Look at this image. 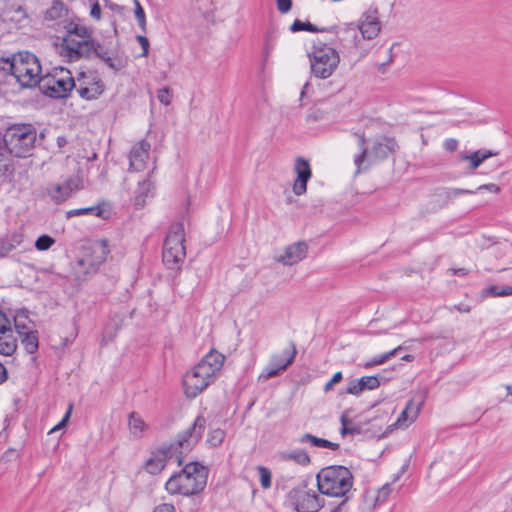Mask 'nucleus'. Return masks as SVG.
Segmentation results:
<instances>
[{
  "instance_id": "e2e57ef3",
  "label": "nucleus",
  "mask_w": 512,
  "mask_h": 512,
  "mask_svg": "<svg viewBox=\"0 0 512 512\" xmlns=\"http://www.w3.org/2000/svg\"><path fill=\"white\" fill-rule=\"evenodd\" d=\"M21 241H22L21 236H15L14 237L15 244H10L8 250L14 249L16 247V245H19L21 243Z\"/></svg>"
},
{
  "instance_id": "c9c22d12",
  "label": "nucleus",
  "mask_w": 512,
  "mask_h": 512,
  "mask_svg": "<svg viewBox=\"0 0 512 512\" xmlns=\"http://www.w3.org/2000/svg\"><path fill=\"white\" fill-rule=\"evenodd\" d=\"M284 371L283 369L279 368L278 365H276L271 359L269 360L268 364L264 367L262 372L259 375L260 381H267L270 378H273L279 373Z\"/></svg>"
},
{
  "instance_id": "6e6552de",
  "label": "nucleus",
  "mask_w": 512,
  "mask_h": 512,
  "mask_svg": "<svg viewBox=\"0 0 512 512\" xmlns=\"http://www.w3.org/2000/svg\"><path fill=\"white\" fill-rule=\"evenodd\" d=\"M36 129L30 124L9 127L3 137V143L11 155L26 157L36 141Z\"/></svg>"
},
{
  "instance_id": "f03ea898",
  "label": "nucleus",
  "mask_w": 512,
  "mask_h": 512,
  "mask_svg": "<svg viewBox=\"0 0 512 512\" xmlns=\"http://www.w3.org/2000/svg\"><path fill=\"white\" fill-rule=\"evenodd\" d=\"M225 361V356L212 349L183 376V388L186 397L195 398L208 388L216 379Z\"/></svg>"
},
{
  "instance_id": "2eb2a0df",
  "label": "nucleus",
  "mask_w": 512,
  "mask_h": 512,
  "mask_svg": "<svg viewBox=\"0 0 512 512\" xmlns=\"http://www.w3.org/2000/svg\"><path fill=\"white\" fill-rule=\"evenodd\" d=\"M294 171L297 177L293 183V193L301 196L307 191V182L312 176L309 162L304 158H297L294 165Z\"/></svg>"
},
{
  "instance_id": "c756f323",
  "label": "nucleus",
  "mask_w": 512,
  "mask_h": 512,
  "mask_svg": "<svg viewBox=\"0 0 512 512\" xmlns=\"http://www.w3.org/2000/svg\"><path fill=\"white\" fill-rule=\"evenodd\" d=\"M19 337L21 339V344L27 353L34 354L37 352L39 342L36 330L32 329L25 334H20Z\"/></svg>"
},
{
  "instance_id": "412c9836",
  "label": "nucleus",
  "mask_w": 512,
  "mask_h": 512,
  "mask_svg": "<svg viewBox=\"0 0 512 512\" xmlns=\"http://www.w3.org/2000/svg\"><path fill=\"white\" fill-rule=\"evenodd\" d=\"M397 147L394 139L381 137L377 139L371 149L370 155L376 160H383L393 153Z\"/></svg>"
},
{
  "instance_id": "603ef678",
  "label": "nucleus",
  "mask_w": 512,
  "mask_h": 512,
  "mask_svg": "<svg viewBox=\"0 0 512 512\" xmlns=\"http://www.w3.org/2000/svg\"><path fill=\"white\" fill-rule=\"evenodd\" d=\"M136 40L142 48V53L139 55V57H146L148 55L150 46L148 38L143 36L142 34H137Z\"/></svg>"
},
{
  "instance_id": "a878e982",
  "label": "nucleus",
  "mask_w": 512,
  "mask_h": 512,
  "mask_svg": "<svg viewBox=\"0 0 512 512\" xmlns=\"http://www.w3.org/2000/svg\"><path fill=\"white\" fill-rule=\"evenodd\" d=\"M296 347L294 344H291L289 349L284 350L281 353L273 354L270 359L278 365L279 368L286 370L287 367L292 364L296 357Z\"/></svg>"
},
{
  "instance_id": "338daca9",
  "label": "nucleus",
  "mask_w": 512,
  "mask_h": 512,
  "mask_svg": "<svg viewBox=\"0 0 512 512\" xmlns=\"http://www.w3.org/2000/svg\"><path fill=\"white\" fill-rule=\"evenodd\" d=\"M413 359H414V357L410 354H407L402 357V360L407 361V362L413 361Z\"/></svg>"
},
{
  "instance_id": "c03bdc74",
  "label": "nucleus",
  "mask_w": 512,
  "mask_h": 512,
  "mask_svg": "<svg viewBox=\"0 0 512 512\" xmlns=\"http://www.w3.org/2000/svg\"><path fill=\"white\" fill-rule=\"evenodd\" d=\"M55 240L49 235H41L35 242V247L39 251L48 250L53 244Z\"/></svg>"
},
{
  "instance_id": "8fccbe9b",
  "label": "nucleus",
  "mask_w": 512,
  "mask_h": 512,
  "mask_svg": "<svg viewBox=\"0 0 512 512\" xmlns=\"http://www.w3.org/2000/svg\"><path fill=\"white\" fill-rule=\"evenodd\" d=\"M14 55L11 58L0 57V73L13 74Z\"/></svg>"
},
{
  "instance_id": "0eeeda50",
  "label": "nucleus",
  "mask_w": 512,
  "mask_h": 512,
  "mask_svg": "<svg viewBox=\"0 0 512 512\" xmlns=\"http://www.w3.org/2000/svg\"><path fill=\"white\" fill-rule=\"evenodd\" d=\"M184 241V224L182 222L172 224L167 232L162 252L163 263L168 269L179 270L181 268L186 258Z\"/></svg>"
},
{
  "instance_id": "a18cd8bd",
  "label": "nucleus",
  "mask_w": 512,
  "mask_h": 512,
  "mask_svg": "<svg viewBox=\"0 0 512 512\" xmlns=\"http://www.w3.org/2000/svg\"><path fill=\"white\" fill-rule=\"evenodd\" d=\"M290 29L295 31L306 30L308 32H320L315 26H313L310 22H304L301 20H295L291 25Z\"/></svg>"
},
{
  "instance_id": "dca6fc26",
  "label": "nucleus",
  "mask_w": 512,
  "mask_h": 512,
  "mask_svg": "<svg viewBox=\"0 0 512 512\" xmlns=\"http://www.w3.org/2000/svg\"><path fill=\"white\" fill-rule=\"evenodd\" d=\"M308 253V245L303 242H296L287 246L283 254L276 256V261L283 265L291 266L302 261Z\"/></svg>"
},
{
  "instance_id": "f3484780",
  "label": "nucleus",
  "mask_w": 512,
  "mask_h": 512,
  "mask_svg": "<svg viewBox=\"0 0 512 512\" xmlns=\"http://www.w3.org/2000/svg\"><path fill=\"white\" fill-rule=\"evenodd\" d=\"M151 145L146 140L136 143L129 154L130 169L133 171H141L146 167L149 158Z\"/></svg>"
},
{
  "instance_id": "bb28decb",
  "label": "nucleus",
  "mask_w": 512,
  "mask_h": 512,
  "mask_svg": "<svg viewBox=\"0 0 512 512\" xmlns=\"http://www.w3.org/2000/svg\"><path fill=\"white\" fill-rule=\"evenodd\" d=\"M153 183L149 179H145L138 183V187L135 191V206L143 207L146 203V199L152 196Z\"/></svg>"
},
{
  "instance_id": "f704fd0d",
  "label": "nucleus",
  "mask_w": 512,
  "mask_h": 512,
  "mask_svg": "<svg viewBox=\"0 0 512 512\" xmlns=\"http://www.w3.org/2000/svg\"><path fill=\"white\" fill-rule=\"evenodd\" d=\"M67 9L60 1H54L51 7L45 12V19L56 20L66 15Z\"/></svg>"
},
{
  "instance_id": "9d476101",
  "label": "nucleus",
  "mask_w": 512,
  "mask_h": 512,
  "mask_svg": "<svg viewBox=\"0 0 512 512\" xmlns=\"http://www.w3.org/2000/svg\"><path fill=\"white\" fill-rule=\"evenodd\" d=\"M39 88L50 98H65L74 88V77L68 69L57 67L42 77Z\"/></svg>"
},
{
  "instance_id": "4468645a",
  "label": "nucleus",
  "mask_w": 512,
  "mask_h": 512,
  "mask_svg": "<svg viewBox=\"0 0 512 512\" xmlns=\"http://www.w3.org/2000/svg\"><path fill=\"white\" fill-rule=\"evenodd\" d=\"M425 400L426 392L419 391L415 393L399 415L397 424L400 427H407L412 424L417 419Z\"/></svg>"
},
{
  "instance_id": "a19ab883",
  "label": "nucleus",
  "mask_w": 512,
  "mask_h": 512,
  "mask_svg": "<svg viewBox=\"0 0 512 512\" xmlns=\"http://www.w3.org/2000/svg\"><path fill=\"white\" fill-rule=\"evenodd\" d=\"M362 390H374L380 385V381L376 376H363L360 379Z\"/></svg>"
},
{
  "instance_id": "ddd939ff",
  "label": "nucleus",
  "mask_w": 512,
  "mask_h": 512,
  "mask_svg": "<svg viewBox=\"0 0 512 512\" xmlns=\"http://www.w3.org/2000/svg\"><path fill=\"white\" fill-rule=\"evenodd\" d=\"M123 8L111 0H89V17L93 22L110 19V13L122 14Z\"/></svg>"
},
{
  "instance_id": "39448f33",
  "label": "nucleus",
  "mask_w": 512,
  "mask_h": 512,
  "mask_svg": "<svg viewBox=\"0 0 512 512\" xmlns=\"http://www.w3.org/2000/svg\"><path fill=\"white\" fill-rule=\"evenodd\" d=\"M311 74L318 79H327L334 74L340 63L338 51L327 43L317 41L306 48Z\"/></svg>"
},
{
  "instance_id": "79ce46f5",
  "label": "nucleus",
  "mask_w": 512,
  "mask_h": 512,
  "mask_svg": "<svg viewBox=\"0 0 512 512\" xmlns=\"http://www.w3.org/2000/svg\"><path fill=\"white\" fill-rule=\"evenodd\" d=\"M488 294L494 297H506L512 295V287L511 286H505V287H499L492 285L488 288Z\"/></svg>"
},
{
  "instance_id": "aec40b11",
  "label": "nucleus",
  "mask_w": 512,
  "mask_h": 512,
  "mask_svg": "<svg viewBox=\"0 0 512 512\" xmlns=\"http://www.w3.org/2000/svg\"><path fill=\"white\" fill-rule=\"evenodd\" d=\"M349 29H358L360 32H379L381 30V23L376 11L365 12L358 22Z\"/></svg>"
},
{
  "instance_id": "2f4dec72",
  "label": "nucleus",
  "mask_w": 512,
  "mask_h": 512,
  "mask_svg": "<svg viewBox=\"0 0 512 512\" xmlns=\"http://www.w3.org/2000/svg\"><path fill=\"white\" fill-rule=\"evenodd\" d=\"M282 460H292L299 465L307 466L311 462L310 456L304 450H295L291 452H283L280 455Z\"/></svg>"
},
{
  "instance_id": "4d7b16f0",
  "label": "nucleus",
  "mask_w": 512,
  "mask_h": 512,
  "mask_svg": "<svg viewBox=\"0 0 512 512\" xmlns=\"http://www.w3.org/2000/svg\"><path fill=\"white\" fill-rule=\"evenodd\" d=\"M342 373L341 372H337L333 375V377L331 378V380L329 382L326 383V385L324 386V391L327 392L329 391L332 386L338 382H340L342 380Z\"/></svg>"
},
{
  "instance_id": "09e8293b",
  "label": "nucleus",
  "mask_w": 512,
  "mask_h": 512,
  "mask_svg": "<svg viewBox=\"0 0 512 512\" xmlns=\"http://www.w3.org/2000/svg\"><path fill=\"white\" fill-rule=\"evenodd\" d=\"M7 152L8 150L4 143L0 141V175H3L8 169L9 160L7 158Z\"/></svg>"
},
{
  "instance_id": "49530a36",
  "label": "nucleus",
  "mask_w": 512,
  "mask_h": 512,
  "mask_svg": "<svg viewBox=\"0 0 512 512\" xmlns=\"http://www.w3.org/2000/svg\"><path fill=\"white\" fill-rule=\"evenodd\" d=\"M392 489L390 484L383 485L378 491L377 495L375 496V505L384 503L389 495L391 494Z\"/></svg>"
},
{
  "instance_id": "e433bc0d",
  "label": "nucleus",
  "mask_w": 512,
  "mask_h": 512,
  "mask_svg": "<svg viewBox=\"0 0 512 512\" xmlns=\"http://www.w3.org/2000/svg\"><path fill=\"white\" fill-rule=\"evenodd\" d=\"M284 371L283 369L279 368L278 365H276L271 359L269 360L268 364L264 367L262 372L259 375L260 381H267L270 378H273L279 373Z\"/></svg>"
},
{
  "instance_id": "774afa93",
  "label": "nucleus",
  "mask_w": 512,
  "mask_h": 512,
  "mask_svg": "<svg viewBox=\"0 0 512 512\" xmlns=\"http://www.w3.org/2000/svg\"><path fill=\"white\" fill-rule=\"evenodd\" d=\"M58 145L61 147L66 143V139L64 137H58L57 139Z\"/></svg>"
},
{
  "instance_id": "bf43d9fd",
  "label": "nucleus",
  "mask_w": 512,
  "mask_h": 512,
  "mask_svg": "<svg viewBox=\"0 0 512 512\" xmlns=\"http://www.w3.org/2000/svg\"><path fill=\"white\" fill-rule=\"evenodd\" d=\"M291 0H277V8L280 12L286 13L291 9Z\"/></svg>"
},
{
  "instance_id": "c85d7f7f",
  "label": "nucleus",
  "mask_w": 512,
  "mask_h": 512,
  "mask_svg": "<svg viewBox=\"0 0 512 512\" xmlns=\"http://www.w3.org/2000/svg\"><path fill=\"white\" fill-rule=\"evenodd\" d=\"M497 152H493L491 150H477L472 152L469 155L463 156L464 160H468L470 162V168L472 170L477 169L485 160L492 156H496Z\"/></svg>"
},
{
  "instance_id": "1a4fd4ad",
  "label": "nucleus",
  "mask_w": 512,
  "mask_h": 512,
  "mask_svg": "<svg viewBox=\"0 0 512 512\" xmlns=\"http://www.w3.org/2000/svg\"><path fill=\"white\" fill-rule=\"evenodd\" d=\"M99 44L91 34H65L59 45V54L69 61H77L83 57H90L97 52Z\"/></svg>"
},
{
  "instance_id": "69168bd1",
  "label": "nucleus",
  "mask_w": 512,
  "mask_h": 512,
  "mask_svg": "<svg viewBox=\"0 0 512 512\" xmlns=\"http://www.w3.org/2000/svg\"><path fill=\"white\" fill-rule=\"evenodd\" d=\"M455 308H456L459 312H462V313H468V312H470V307H469V306H455Z\"/></svg>"
},
{
  "instance_id": "f257e3e1",
  "label": "nucleus",
  "mask_w": 512,
  "mask_h": 512,
  "mask_svg": "<svg viewBox=\"0 0 512 512\" xmlns=\"http://www.w3.org/2000/svg\"><path fill=\"white\" fill-rule=\"evenodd\" d=\"M206 425L203 416H198L193 425L178 435L175 442L164 445L155 451L146 461V470L153 475L160 473L168 462L174 461L178 465L183 462V454L190 451L200 440Z\"/></svg>"
},
{
  "instance_id": "4be33fe9",
  "label": "nucleus",
  "mask_w": 512,
  "mask_h": 512,
  "mask_svg": "<svg viewBox=\"0 0 512 512\" xmlns=\"http://www.w3.org/2000/svg\"><path fill=\"white\" fill-rule=\"evenodd\" d=\"M483 191H488V192L497 194L500 192V187L497 184L488 183V184L480 185L474 190L462 189V188H449L446 190L445 195H446L447 199L452 200L461 195H472V194H477V193H480Z\"/></svg>"
},
{
  "instance_id": "7ed1b4c3",
  "label": "nucleus",
  "mask_w": 512,
  "mask_h": 512,
  "mask_svg": "<svg viewBox=\"0 0 512 512\" xmlns=\"http://www.w3.org/2000/svg\"><path fill=\"white\" fill-rule=\"evenodd\" d=\"M207 483V470L197 462H190L165 483L170 495L191 496L203 491Z\"/></svg>"
},
{
  "instance_id": "6e6d98bb",
  "label": "nucleus",
  "mask_w": 512,
  "mask_h": 512,
  "mask_svg": "<svg viewBox=\"0 0 512 512\" xmlns=\"http://www.w3.org/2000/svg\"><path fill=\"white\" fill-rule=\"evenodd\" d=\"M72 408H73V404L71 403V404H69L68 410L65 413L64 417L62 418V420L56 426H54L51 429L50 433H52L54 431H57L59 429H62L63 427L66 426V424H67V422H68V420L70 418V415H71V412H72Z\"/></svg>"
},
{
  "instance_id": "3c124183",
  "label": "nucleus",
  "mask_w": 512,
  "mask_h": 512,
  "mask_svg": "<svg viewBox=\"0 0 512 512\" xmlns=\"http://www.w3.org/2000/svg\"><path fill=\"white\" fill-rule=\"evenodd\" d=\"M84 214L100 215V209L96 208V207H88V208L74 209V210H70L68 212V216H78V215H84Z\"/></svg>"
},
{
  "instance_id": "0e129e2a",
  "label": "nucleus",
  "mask_w": 512,
  "mask_h": 512,
  "mask_svg": "<svg viewBox=\"0 0 512 512\" xmlns=\"http://www.w3.org/2000/svg\"><path fill=\"white\" fill-rule=\"evenodd\" d=\"M310 88L309 82H306L301 90L300 99L302 100L304 95L307 93L308 89Z\"/></svg>"
},
{
  "instance_id": "de8ad7c7",
  "label": "nucleus",
  "mask_w": 512,
  "mask_h": 512,
  "mask_svg": "<svg viewBox=\"0 0 512 512\" xmlns=\"http://www.w3.org/2000/svg\"><path fill=\"white\" fill-rule=\"evenodd\" d=\"M157 99L161 104L165 106L170 105L172 102L171 90L167 87L159 89L157 91Z\"/></svg>"
},
{
  "instance_id": "680f3d73",
  "label": "nucleus",
  "mask_w": 512,
  "mask_h": 512,
  "mask_svg": "<svg viewBox=\"0 0 512 512\" xmlns=\"http://www.w3.org/2000/svg\"><path fill=\"white\" fill-rule=\"evenodd\" d=\"M7 379V370L3 364L0 363V384L6 381Z\"/></svg>"
},
{
  "instance_id": "37998d69",
  "label": "nucleus",
  "mask_w": 512,
  "mask_h": 512,
  "mask_svg": "<svg viewBox=\"0 0 512 512\" xmlns=\"http://www.w3.org/2000/svg\"><path fill=\"white\" fill-rule=\"evenodd\" d=\"M224 438H225V431L220 428H217V429L212 430L209 433L207 441L212 446L216 447V446H219L223 442Z\"/></svg>"
},
{
  "instance_id": "72a5a7b5",
  "label": "nucleus",
  "mask_w": 512,
  "mask_h": 512,
  "mask_svg": "<svg viewBox=\"0 0 512 512\" xmlns=\"http://www.w3.org/2000/svg\"><path fill=\"white\" fill-rule=\"evenodd\" d=\"M401 349H402V346H398L388 352H385L380 355H376L365 364V367L371 368L374 366L381 365V364L387 362L388 360H390L392 357H394L397 354V352L400 351Z\"/></svg>"
},
{
  "instance_id": "ea45409f",
  "label": "nucleus",
  "mask_w": 512,
  "mask_h": 512,
  "mask_svg": "<svg viewBox=\"0 0 512 512\" xmlns=\"http://www.w3.org/2000/svg\"><path fill=\"white\" fill-rule=\"evenodd\" d=\"M359 146L361 149V152L355 156L354 163L357 166V171L360 170V167L362 163L365 161L367 157V148L365 147V137L364 134L359 135Z\"/></svg>"
},
{
  "instance_id": "473e14b6",
  "label": "nucleus",
  "mask_w": 512,
  "mask_h": 512,
  "mask_svg": "<svg viewBox=\"0 0 512 512\" xmlns=\"http://www.w3.org/2000/svg\"><path fill=\"white\" fill-rule=\"evenodd\" d=\"M341 422V430L340 433L342 436L346 435H358L361 433V428L356 425L351 419L348 417L347 412H343L340 417Z\"/></svg>"
},
{
  "instance_id": "4c0bfd02",
  "label": "nucleus",
  "mask_w": 512,
  "mask_h": 512,
  "mask_svg": "<svg viewBox=\"0 0 512 512\" xmlns=\"http://www.w3.org/2000/svg\"><path fill=\"white\" fill-rule=\"evenodd\" d=\"M259 481L263 489H269L272 485V473L265 466H258Z\"/></svg>"
},
{
  "instance_id": "20e7f679",
  "label": "nucleus",
  "mask_w": 512,
  "mask_h": 512,
  "mask_svg": "<svg viewBox=\"0 0 512 512\" xmlns=\"http://www.w3.org/2000/svg\"><path fill=\"white\" fill-rule=\"evenodd\" d=\"M316 480L319 492L329 497H345L353 486L351 471L341 465L322 468L317 473Z\"/></svg>"
},
{
  "instance_id": "393cba45",
  "label": "nucleus",
  "mask_w": 512,
  "mask_h": 512,
  "mask_svg": "<svg viewBox=\"0 0 512 512\" xmlns=\"http://www.w3.org/2000/svg\"><path fill=\"white\" fill-rule=\"evenodd\" d=\"M298 442L301 444H310L311 446H314V447L326 448V449H330L333 451L338 450L340 447L338 443H334L329 440L316 437L310 433H306V434L302 435L298 439Z\"/></svg>"
},
{
  "instance_id": "9b49d317",
  "label": "nucleus",
  "mask_w": 512,
  "mask_h": 512,
  "mask_svg": "<svg viewBox=\"0 0 512 512\" xmlns=\"http://www.w3.org/2000/svg\"><path fill=\"white\" fill-rule=\"evenodd\" d=\"M287 501L297 512H318L324 505L323 499L314 490L308 489L306 483L292 488Z\"/></svg>"
},
{
  "instance_id": "58836bf2",
  "label": "nucleus",
  "mask_w": 512,
  "mask_h": 512,
  "mask_svg": "<svg viewBox=\"0 0 512 512\" xmlns=\"http://www.w3.org/2000/svg\"><path fill=\"white\" fill-rule=\"evenodd\" d=\"M134 17L137 21L138 29L145 30L146 28V16L143 8L141 7L138 0H134Z\"/></svg>"
},
{
  "instance_id": "423d86ee",
  "label": "nucleus",
  "mask_w": 512,
  "mask_h": 512,
  "mask_svg": "<svg viewBox=\"0 0 512 512\" xmlns=\"http://www.w3.org/2000/svg\"><path fill=\"white\" fill-rule=\"evenodd\" d=\"M21 88H34L42 80V66L36 55L28 51L14 54L13 74Z\"/></svg>"
},
{
  "instance_id": "052dcab7",
  "label": "nucleus",
  "mask_w": 512,
  "mask_h": 512,
  "mask_svg": "<svg viewBox=\"0 0 512 512\" xmlns=\"http://www.w3.org/2000/svg\"><path fill=\"white\" fill-rule=\"evenodd\" d=\"M443 146L447 151L452 152L457 149L458 141L456 139L449 138L444 141Z\"/></svg>"
},
{
  "instance_id": "f8f14e48",
  "label": "nucleus",
  "mask_w": 512,
  "mask_h": 512,
  "mask_svg": "<svg viewBox=\"0 0 512 512\" xmlns=\"http://www.w3.org/2000/svg\"><path fill=\"white\" fill-rule=\"evenodd\" d=\"M74 88L78 95L87 101L95 100L105 90V85L94 70L81 71L74 78Z\"/></svg>"
},
{
  "instance_id": "cd10ccee",
  "label": "nucleus",
  "mask_w": 512,
  "mask_h": 512,
  "mask_svg": "<svg viewBox=\"0 0 512 512\" xmlns=\"http://www.w3.org/2000/svg\"><path fill=\"white\" fill-rule=\"evenodd\" d=\"M130 433L137 438L143 436L147 429V424L137 412H131L128 418Z\"/></svg>"
},
{
  "instance_id": "13d9d810",
  "label": "nucleus",
  "mask_w": 512,
  "mask_h": 512,
  "mask_svg": "<svg viewBox=\"0 0 512 512\" xmlns=\"http://www.w3.org/2000/svg\"><path fill=\"white\" fill-rule=\"evenodd\" d=\"M153 512H176V509L173 504L163 503L156 506Z\"/></svg>"
},
{
  "instance_id": "5fc2aeb1",
  "label": "nucleus",
  "mask_w": 512,
  "mask_h": 512,
  "mask_svg": "<svg viewBox=\"0 0 512 512\" xmlns=\"http://www.w3.org/2000/svg\"><path fill=\"white\" fill-rule=\"evenodd\" d=\"M362 387L360 385V380H352L349 382L347 387V393L352 395H359L362 392Z\"/></svg>"
},
{
  "instance_id": "5701e85b",
  "label": "nucleus",
  "mask_w": 512,
  "mask_h": 512,
  "mask_svg": "<svg viewBox=\"0 0 512 512\" xmlns=\"http://www.w3.org/2000/svg\"><path fill=\"white\" fill-rule=\"evenodd\" d=\"M92 251L95 255V258L91 261L88 258L84 259L81 261V263H89L92 267H97L106 260V257L109 254L107 240L101 239L96 241L92 245Z\"/></svg>"
},
{
  "instance_id": "864d4df0",
  "label": "nucleus",
  "mask_w": 512,
  "mask_h": 512,
  "mask_svg": "<svg viewBox=\"0 0 512 512\" xmlns=\"http://www.w3.org/2000/svg\"><path fill=\"white\" fill-rule=\"evenodd\" d=\"M11 332V323L9 318L0 310V334Z\"/></svg>"
},
{
  "instance_id": "6ab92c4d",
  "label": "nucleus",
  "mask_w": 512,
  "mask_h": 512,
  "mask_svg": "<svg viewBox=\"0 0 512 512\" xmlns=\"http://www.w3.org/2000/svg\"><path fill=\"white\" fill-rule=\"evenodd\" d=\"M95 54L100 57L103 62L114 72L124 69L128 64V58L123 53H108L104 52L103 48L99 45Z\"/></svg>"
},
{
  "instance_id": "7c9ffc66",
  "label": "nucleus",
  "mask_w": 512,
  "mask_h": 512,
  "mask_svg": "<svg viewBox=\"0 0 512 512\" xmlns=\"http://www.w3.org/2000/svg\"><path fill=\"white\" fill-rule=\"evenodd\" d=\"M17 349V340L13 337L12 331L0 334V354L11 356Z\"/></svg>"
},
{
  "instance_id": "a211bd4d",
  "label": "nucleus",
  "mask_w": 512,
  "mask_h": 512,
  "mask_svg": "<svg viewBox=\"0 0 512 512\" xmlns=\"http://www.w3.org/2000/svg\"><path fill=\"white\" fill-rule=\"evenodd\" d=\"M80 180L78 178H70L62 184H57L49 190L51 198L60 203L65 201L73 191L79 189Z\"/></svg>"
},
{
  "instance_id": "b1692460",
  "label": "nucleus",
  "mask_w": 512,
  "mask_h": 512,
  "mask_svg": "<svg viewBox=\"0 0 512 512\" xmlns=\"http://www.w3.org/2000/svg\"><path fill=\"white\" fill-rule=\"evenodd\" d=\"M13 320L18 335L25 334L33 329L32 321L29 318V311L26 309L17 310Z\"/></svg>"
}]
</instances>
